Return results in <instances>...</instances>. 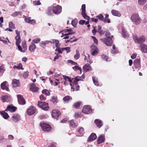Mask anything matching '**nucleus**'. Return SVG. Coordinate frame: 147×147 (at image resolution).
I'll use <instances>...</instances> for the list:
<instances>
[{"label":"nucleus","mask_w":147,"mask_h":147,"mask_svg":"<svg viewBox=\"0 0 147 147\" xmlns=\"http://www.w3.org/2000/svg\"><path fill=\"white\" fill-rule=\"evenodd\" d=\"M70 48L69 47H67L66 48H62V51L65 50L67 51V53L69 52L70 51Z\"/></svg>","instance_id":"58"},{"label":"nucleus","mask_w":147,"mask_h":147,"mask_svg":"<svg viewBox=\"0 0 147 147\" xmlns=\"http://www.w3.org/2000/svg\"><path fill=\"white\" fill-rule=\"evenodd\" d=\"M140 60L139 59H136L134 62V64L136 67H138L140 65Z\"/></svg>","instance_id":"32"},{"label":"nucleus","mask_w":147,"mask_h":147,"mask_svg":"<svg viewBox=\"0 0 147 147\" xmlns=\"http://www.w3.org/2000/svg\"><path fill=\"white\" fill-rule=\"evenodd\" d=\"M92 79L95 85L98 86L99 85V82L97 78L95 76H93L92 77Z\"/></svg>","instance_id":"33"},{"label":"nucleus","mask_w":147,"mask_h":147,"mask_svg":"<svg viewBox=\"0 0 147 147\" xmlns=\"http://www.w3.org/2000/svg\"><path fill=\"white\" fill-rule=\"evenodd\" d=\"M122 34L124 38H128L129 37V35L127 33V31L125 29L123 28L122 30Z\"/></svg>","instance_id":"30"},{"label":"nucleus","mask_w":147,"mask_h":147,"mask_svg":"<svg viewBox=\"0 0 147 147\" xmlns=\"http://www.w3.org/2000/svg\"><path fill=\"white\" fill-rule=\"evenodd\" d=\"M49 42H50V41H49L48 40H46V41L42 42H41V44H42V45H47V44H48Z\"/></svg>","instance_id":"62"},{"label":"nucleus","mask_w":147,"mask_h":147,"mask_svg":"<svg viewBox=\"0 0 147 147\" xmlns=\"http://www.w3.org/2000/svg\"><path fill=\"white\" fill-rule=\"evenodd\" d=\"M5 71V68L4 67V65L0 66V72L3 73Z\"/></svg>","instance_id":"55"},{"label":"nucleus","mask_w":147,"mask_h":147,"mask_svg":"<svg viewBox=\"0 0 147 147\" xmlns=\"http://www.w3.org/2000/svg\"><path fill=\"white\" fill-rule=\"evenodd\" d=\"M52 8L53 12L55 14H58L61 12V7L59 5L53 6Z\"/></svg>","instance_id":"8"},{"label":"nucleus","mask_w":147,"mask_h":147,"mask_svg":"<svg viewBox=\"0 0 147 147\" xmlns=\"http://www.w3.org/2000/svg\"><path fill=\"white\" fill-rule=\"evenodd\" d=\"M40 126L42 130L45 131H49L51 130V127L49 124L41 123H40Z\"/></svg>","instance_id":"5"},{"label":"nucleus","mask_w":147,"mask_h":147,"mask_svg":"<svg viewBox=\"0 0 147 147\" xmlns=\"http://www.w3.org/2000/svg\"><path fill=\"white\" fill-rule=\"evenodd\" d=\"M22 46L23 48V49L25 50L27 49V46L26 44L25 41H23L22 42Z\"/></svg>","instance_id":"50"},{"label":"nucleus","mask_w":147,"mask_h":147,"mask_svg":"<svg viewBox=\"0 0 147 147\" xmlns=\"http://www.w3.org/2000/svg\"><path fill=\"white\" fill-rule=\"evenodd\" d=\"M33 3L35 5H39L41 4V3L39 1H34Z\"/></svg>","instance_id":"60"},{"label":"nucleus","mask_w":147,"mask_h":147,"mask_svg":"<svg viewBox=\"0 0 147 147\" xmlns=\"http://www.w3.org/2000/svg\"><path fill=\"white\" fill-rule=\"evenodd\" d=\"M71 99V98L69 96H66L63 98L64 101L67 103L68 102L69 100Z\"/></svg>","instance_id":"37"},{"label":"nucleus","mask_w":147,"mask_h":147,"mask_svg":"<svg viewBox=\"0 0 147 147\" xmlns=\"http://www.w3.org/2000/svg\"><path fill=\"white\" fill-rule=\"evenodd\" d=\"M111 13L113 15L115 16L120 17L121 15L119 12L116 10H112L111 11Z\"/></svg>","instance_id":"26"},{"label":"nucleus","mask_w":147,"mask_h":147,"mask_svg":"<svg viewBox=\"0 0 147 147\" xmlns=\"http://www.w3.org/2000/svg\"><path fill=\"white\" fill-rule=\"evenodd\" d=\"M102 21H104V22H106L109 23L110 22V21L109 19L107 18H105L104 19H103Z\"/></svg>","instance_id":"63"},{"label":"nucleus","mask_w":147,"mask_h":147,"mask_svg":"<svg viewBox=\"0 0 147 147\" xmlns=\"http://www.w3.org/2000/svg\"><path fill=\"white\" fill-rule=\"evenodd\" d=\"M78 22V20L76 19H75L71 22V24L75 28L76 26V24Z\"/></svg>","instance_id":"38"},{"label":"nucleus","mask_w":147,"mask_h":147,"mask_svg":"<svg viewBox=\"0 0 147 147\" xmlns=\"http://www.w3.org/2000/svg\"><path fill=\"white\" fill-rule=\"evenodd\" d=\"M81 104L80 102H76L74 104V107L76 109H78L79 107V106Z\"/></svg>","instance_id":"46"},{"label":"nucleus","mask_w":147,"mask_h":147,"mask_svg":"<svg viewBox=\"0 0 147 147\" xmlns=\"http://www.w3.org/2000/svg\"><path fill=\"white\" fill-rule=\"evenodd\" d=\"M140 47L141 51L144 53H147V46L144 44H141Z\"/></svg>","instance_id":"25"},{"label":"nucleus","mask_w":147,"mask_h":147,"mask_svg":"<svg viewBox=\"0 0 147 147\" xmlns=\"http://www.w3.org/2000/svg\"><path fill=\"white\" fill-rule=\"evenodd\" d=\"M12 83L14 87H16L19 86L20 82L19 80L16 79H13V80Z\"/></svg>","instance_id":"28"},{"label":"nucleus","mask_w":147,"mask_h":147,"mask_svg":"<svg viewBox=\"0 0 147 147\" xmlns=\"http://www.w3.org/2000/svg\"><path fill=\"white\" fill-rule=\"evenodd\" d=\"M5 111H3L1 112V115L5 119H7L9 118V116Z\"/></svg>","instance_id":"31"},{"label":"nucleus","mask_w":147,"mask_h":147,"mask_svg":"<svg viewBox=\"0 0 147 147\" xmlns=\"http://www.w3.org/2000/svg\"><path fill=\"white\" fill-rule=\"evenodd\" d=\"M95 123L97 126L99 128H100L102 125V122L101 121L98 119H96L94 121Z\"/></svg>","instance_id":"23"},{"label":"nucleus","mask_w":147,"mask_h":147,"mask_svg":"<svg viewBox=\"0 0 147 147\" xmlns=\"http://www.w3.org/2000/svg\"><path fill=\"white\" fill-rule=\"evenodd\" d=\"M8 86V84L7 82L6 81H4L2 83L1 85V89L3 90H6L7 91H9Z\"/></svg>","instance_id":"11"},{"label":"nucleus","mask_w":147,"mask_h":147,"mask_svg":"<svg viewBox=\"0 0 147 147\" xmlns=\"http://www.w3.org/2000/svg\"><path fill=\"white\" fill-rule=\"evenodd\" d=\"M78 132L81 134H83L84 133V129L83 127H80L78 130Z\"/></svg>","instance_id":"56"},{"label":"nucleus","mask_w":147,"mask_h":147,"mask_svg":"<svg viewBox=\"0 0 147 147\" xmlns=\"http://www.w3.org/2000/svg\"><path fill=\"white\" fill-rule=\"evenodd\" d=\"M103 16L101 14H100L99 15L96 16V18H97L98 19L100 20L101 21H103Z\"/></svg>","instance_id":"53"},{"label":"nucleus","mask_w":147,"mask_h":147,"mask_svg":"<svg viewBox=\"0 0 147 147\" xmlns=\"http://www.w3.org/2000/svg\"><path fill=\"white\" fill-rule=\"evenodd\" d=\"M13 68L14 69L16 68L18 69H24V68L22 67V66L21 63H19L18 66L14 65Z\"/></svg>","instance_id":"39"},{"label":"nucleus","mask_w":147,"mask_h":147,"mask_svg":"<svg viewBox=\"0 0 147 147\" xmlns=\"http://www.w3.org/2000/svg\"><path fill=\"white\" fill-rule=\"evenodd\" d=\"M9 28L11 29H15V25L11 22L9 23Z\"/></svg>","instance_id":"44"},{"label":"nucleus","mask_w":147,"mask_h":147,"mask_svg":"<svg viewBox=\"0 0 147 147\" xmlns=\"http://www.w3.org/2000/svg\"><path fill=\"white\" fill-rule=\"evenodd\" d=\"M40 40V38H36L32 40V42L34 43H38Z\"/></svg>","instance_id":"54"},{"label":"nucleus","mask_w":147,"mask_h":147,"mask_svg":"<svg viewBox=\"0 0 147 147\" xmlns=\"http://www.w3.org/2000/svg\"><path fill=\"white\" fill-rule=\"evenodd\" d=\"M36 109L33 107H31L27 111V113L29 115H31L35 112Z\"/></svg>","instance_id":"13"},{"label":"nucleus","mask_w":147,"mask_h":147,"mask_svg":"<svg viewBox=\"0 0 147 147\" xmlns=\"http://www.w3.org/2000/svg\"><path fill=\"white\" fill-rule=\"evenodd\" d=\"M42 93L43 94H45L49 96L50 94V93L49 91L47 89H44L42 91Z\"/></svg>","instance_id":"42"},{"label":"nucleus","mask_w":147,"mask_h":147,"mask_svg":"<svg viewBox=\"0 0 147 147\" xmlns=\"http://www.w3.org/2000/svg\"><path fill=\"white\" fill-rule=\"evenodd\" d=\"M19 115L17 113H15L13 115L12 117V120L15 122H17L19 119Z\"/></svg>","instance_id":"18"},{"label":"nucleus","mask_w":147,"mask_h":147,"mask_svg":"<svg viewBox=\"0 0 147 147\" xmlns=\"http://www.w3.org/2000/svg\"><path fill=\"white\" fill-rule=\"evenodd\" d=\"M101 58L102 60L106 61H108V57L104 55H102L101 56Z\"/></svg>","instance_id":"49"},{"label":"nucleus","mask_w":147,"mask_h":147,"mask_svg":"<svg viewBox=\"0 0 147 147\" xmlns=\"http://www.w3.org/2000/svg\"><path fill=\"white\" fill-rule=\"evenodd\" d=\"M86 5L85 4H83L82 6V12L81 14L83 17L86 20H88L89 19V17L86 14Z\"/></svg>","instance_id":"6"},{"label":"nucleus","mask_w":147,"mask_h":147,"mask_svg":"<svg viewBox=\"0 0 147 147\" xmlns=\"http://www.w3.org/2000/svg\"><path fill=\"white\" fill-rule=\"evenodd\" d=\"M131 20L134 24L137 25L139 24L141 21L139 16L137 14H133L131 16Z\"/></svg>","instance_id":"3"},{"label":"nucleus","mask_w":147,"mask_h":147,"mask_svg":"<svg viewBox=\"0 0 147 147\" xmlns=\"http://www.w3.org/2000/svg\"><path fill=\"white\" fill-rule=\"evenodd\" d=\"M70 124L71 126L72 127H75L76 126V125L75 124L73 120H71L70 121Z\"/></svg>","instance_id":"52"},{"label":"nucleus","mask_w":147,"mask_h":147,"mask_svg":"<svg viewBox=\"0 0 147 147\" xmlns=\"http://www.w3.org/2000/svg\"><path fill=\"white\" fill-rule=\"evenodd\" d=\"M102 27L100 26H98V29L97 32L101 35H103L104 34L103 31L101 29Z\"/></svg>","instance_id":"35"},{"label":"nucleus","mask_w":147,"mask_h":147,"mask_svg":"<svg viewBox=\"0 0 147 147\" xmlns=\"http://www.w3.org/2000/svg\"><path fill=\"white\" fill-rule=\"evenodd\" d=\"M72 68L74 70H79L80 71V72H81L82 71V69L81 67L77 66H75L74 67H72Z\"/></svg>","instance_id":"51"},{"label":"nucleus","mask_w":147,"mask_h":147,"mask_svg":"<svg viewBox=\"0 0 147 147\" xmlns=\"http://www.w3.org/2000/svg\"><path fill=\"white\" fill-rule=\"evenodd\" d=\"M18 102L20 105H24L26 104V102L22 96L20 94L17 95Z\"/></svg>","instance_id":"9"},{"label":"nucleus","mask_w":147,"mask_h":147,"mask_svg":"<svg viewBox=\"0 0 147 147\" xmlns=\"http://www.w3.org/2000/svg\"><path fill=\"white\" fill-rule=\"evenodd\" d=\"M16 34L17 35L16 36L15 38L16 40V44H18L21 42V38L20 36V32L17 30H16Z\"/></svg>","instance_id":"12"},{"label":"nucleus","mask_w":147,"mask_h":147,"mask_svg":"<svg viewBox=\"0 0 147 147\" xmlns=\"http://www.w3.org/2000/svg\"><path fill=\"white\" fill-rule=\"evenodd\" d=\"M147 0H138V3L140 5H144L146 2Z\"/></svg>","instance_id":"40"},{"label":"nucleus","mask_w":147,"mask_h":147,"mask_svg":"<svg viewBox=\"0 0 147 147\" xmlns=\"http://www.w3.org/2000/svg\"><path fill=\"white\" fill-rule=\"evenodd\" d=\"M1 101L3 102H5L8 101L9 97L7 95H5L2 96L1 97Z\"/></svg>","instance_id":"29"},{"label":"nucleus","mask_w":147,"mask_h":147,"mask_svg":"<svg viewBox=\"0 0 147 147\" xmlns=\"http://www.w3.org/2000/svg\"><path fill=\"white\" fill-rule=\"evenodd\" d=\"M53 11L52 7H49L46 11V13L48 15L51 16L53 15Z\"/></svg>","instance_id":"27"},{"label":"nucleus","mask_w":147,"mask_h":147,"mask_svg":"<svg viewBox=\"0 0 147 147\" xmlns=\"http://www.w3.org/2000/svg\"><path fill=\"white\" fill-rule=\"evenodd\" d=\"M52 117L53 118H57L61 115L60 112L57 109L53 110L52 111Z\"/></svg>","instance_id":"10"},{"label":"nucleus","mask_w":147,"mask_h":147,"mask_svg":"<svg viewBox=\"0 0 147 147\" xmlns=\"http://www.w3.org/2000/svg\"><path fill=\"white\" fill-rule=\"evenodd\" d=\"M67 61L68 63H70L71 64L74 65H77V63L71 60H68Z\"/></svg>","instance_id":"59"},{"label":"nucleus","mask_w":147,"mask_h":147,"mask_svg":"<svg viewBox=\"0 0 147 147\" xmlns=\"http://www.w3.org/2000/svg\"><path fill=\"white\" fill-rule=\"evenodd\" d=\"M36 46L35 45L33 42H32L30 45L29 50L31 52H34L36 49Z\"/></svg>","instance_id":"15"},{"label":"nucleus","mask_w":147,"mask_h":147,"mask_svg":"<svg viewBox=\"0 0 147 147\" xmlns=\"http://www.w3.org/2000/svg\"><path fill=\"white\" fill-rule=\"evenodd\" d=\"M92 38L94 42L96 45L98 43V40L94 36H92Z\"/></svg>","instance_id":"57"},{"label":"nucleus","mask_w":147,"mask_h":147,"mask_svg":"<svg viewBox=\"0 0 147 147\" xmlns=\"http://www.w3.org/2000/svg\"><path fill=\"white\" fill-rule=\"evenodd\" d=\"M63 78L65 80V81L67 80L69 81L70 82V86H72V81L70 79V78L68 77L65 76H63Z\"/></svg>","instance_id":"36"},{"label":"nucleus","mask_w":147,"mask_h":147,"mask_svg":"<svg viewBox=\"0 0 147 147\" xmlns=\"http://www.w3.org/2000/svg\"><path fill=\"white\" fill-rule=\"evenodd\" d=\"M20 44H17L16 43V45L18 46V47L19 50L21 52L24 53L25 52V50L24 49L22 50L21 46L19 45Z\"/></svg>","instance_id":"45"},{"label":"nucleus","mask_w":147,"mask_h":147,"mask_svg":"<svg viewBox=\"0 0 147 147\" xmlns=\"http://www.w3.org/2000/svg\"><path fill=\"white\" fill-rule=\"evenodd\" d=\"M16 109V107L9 105L7 106V109L5 110V111H9L11 112H14Z\"/></svg>","instance_id":"16"},{"label":"nucleus","mask_w":147,"mask_h":147,"mask_svg":"<svg viewBox=\"0 0 147 147\" xmlns=\"http://www.w3.org/2000/svg\"><path fill=\"white\" fill-rule=\"evenodd\" d=\"M82 111L83 113L89 114L92 112V110L91 107L89 106H85L83 109Z\"/></svg>","instance_id":"7"},{"label":"nucleus","mask_w":147,"mask_h":147,"mask_svg":"<svg viewBox=\"0 0 147 147\" xmlns=\"http://www.w3.org/2000/svg\"><path fill=\"white\" fill-rule=\"evenodd\" d=\"M105 36L106 38H102L100 39V40L103 42L107 46H111L113 43V40L112 38H113V36H111L110 33L107 32L105 34Z\"/></svg>","instance_id":"1"},{"label":"nucleus","mask_w":147,"mask_h":147,"mask_svg":"<svg viewBox=\"0 0 147 147\" xmlns=\"http://www.w3.org/2000/svg\"><path fill=\"white\" fill-rule=\"evenodd\" d=\"M30 90L33 92H37L38 91V88L34 84H32L30 86Z\"/></svg>","instance_id":"17"},{"label":"nucleus","mask_w":147,"mask_h":147,"mask_svg":"<svg viewBox=\"0 0 147 147\" xmlns=\"http://www.w3.org/2000/svg\"><path fill=\"white\" fill-rule=\"evenodd\" d=\"M73 84V86L71 87V89H74L73 91L76 90H78L79 89V86L78 85V83L76 82H73L72 83Z\"/></svg>","instance_id":"21"},{"label":"nucleus","mask_w":147,"mask_h":147,"mask_svg":"<svg viewBox=\"0 0 147 147\" xmlns=\"http://www.w3.org/2000/svg\"><path fill=\"white\" fill-rule=\"evenodd\" d=\"M22 13L21 11H15L11 14V16L13 17H16L18 15L21 16Z\"/></svg>","instance_id":"34"},{"label":"nucleus","mask_w":147,"mask_h":147,"mask_svg":"<svg viewBox=\"0 0 147 147\" xmlns=\"http://www.w3.org/2000/svg\"><path fill=\"white\" fill-rule=\"evenodd\" d=\"M38 105L42 109L45 111H47L49 108L48 103L44 102L39 101Z\"/></svg>","instance_id":"2"},{"label":"nucleus","mask_w":147,"mask_h":147,"mask_svg":"<svg viewBox=\"0 0 147 147\" xmlns=\"http://www.w3.org/2000/svg\"><path fill=\"white\" fill-rule=\"evenodd\" d=\"M133 39L136 43L140 45L142 44V43L145 41V38L143 36L138 37L137 36L135 35L134 36Z\"/></svg>","instance_id":"4"},{"label":"nucleus","mask_w":147,"mask_h":147,"mask_svg":"<svg viewBox=\"0 0 147 147\" xmlns=\"http://www.w3.org/2000/svg\"><path fill=\"white\" fill-rule=\"evenodd\" d=\"M83 69L84 72H86L91 70V67L89 64H86L83 66Z\"/></svg>","instance_id":"19"},{"label":"nucleus","mask_w":147,"mask_h":147,"mask_svg":"<svg viewBox=\"0 0 147 147\" xmlns=\"http://www.w3.org/2000/svg\"><path fill=\"white\" fill-rule=\"evenodd\" d=\"M76 54L74 56V58L76 59H78L80 57V54L78 50H76Z\"/></svg>","instance_id":"43"},{"label":"nucleus","mask_w":147,"mask_h":147,"mask_svg":"<svg viewBox=\"0 0 147 147\" xmlns=\"http://www.w3.org/2000/svg\"><path fill=\"white\" fill-rule=\"evenodd\" d=\"M31 20V18L30 17H28L25 19V21L27 23H30V21Z\"/></svg>","instance_id":"61"},{"label":"nucleus","mask_w":147,"mask_h":147,"mask_svg":"<svg viewBox=\"0 0 147 147\" xmlns=\"http://www.w3.org/2000/svg\"><path fill=\"white\" fill-rule=\"evenodd\" d=\"M105 135L102 134L100 135L98 138L97 139V144H99L105 141Z\"/></svg>","instance_id":"14"},{"label":"nucleus","mask_w":147,"mask_h":147,"mask_svg":"<svg viewBox=\"0 0 147 147\" xmlns=\"http://www.w3.org/2000/svg\"><path fill=\"white\" fill-rule=\"evenodd\" d=\"M29 73V72L28 71H25L23 75V76L25 79H26L28 77Z\"/></svg>","instance_id":"48"},{"label":"nucleus","mask_w":147,"mask_h":147,"mask_svg":"<svg viewBox=\"0 0 147 147\" xmlns=\"http://www.w3.org/2000/svg\"><path fill=\"white\" fill-rule=\"evenodd\" d=\"M97 138L96 134L94 133H92L89 137L88 141L91 142L95 140Z\"/></svg>","instance_id":"22"},{"label":"nucleus","mask_w":147,"mask_h":147,"mask_svg":"<svg viewBox=\"0 0 147 147\" xmlns=\"http://www.w3.org/2000/svg\"><path fill=\"white\" fill-rule=\"evenodd\" d=\"M82 77L78 76L76 77L75 78V80L74 81V82H77L78 81H79L82 80L81 79Z\"/></svg>","instance_id":"47"},{"label":"nucleus","mask_w":147,"mask_h":147,"mask_svg":"<svg viewBox=\"0 0 147 147\" xmlns=\"http://www.w3.org/2000/svg\"><path fill=\"white\" fill-rule=\"evenodd\" d=\"M13 136L12 135H9L8 136V139L9 140H13Z\"/></svg>","instance_id":"64"},{"label":"nucleus","mask_w":147,"mask_h":147,"mask_svg":"<svg viewBox=\"0 0 147 147\" xmlns=\"http://www.w3.org/2000/svg\"><path fill=\"white\" fill-rule=\"evenodd\" d=\"M92 51L91 52V54L92 55H95L97 54L98 49L95 46H92L91 47Z\"/></svg>","instance_id":"20"},{"label":"nucleus","mask_w":147,"mask_h":147,"mask_svg":"<svg viewBox=\"0 0 147 147\" xmlns=\"http://www.w3.org/2000/svg\"><path fill=\"white\" fill-rule=\"evenodd\" d=\"M51 101L53 102V103H56L57 102V97L55 96H53L51 97Z\"/></svg>","instance_id":"41"},{"label":"nucleus","mask_w":147,"mask_h":147,"mask_svg":"<svg viewBox=\"0 0 147 147\" xmlns=\"http://www.w3.org/2000/svg\"><path fill=\"white\" fill-rule=\"evenodd\" d=\"M50 42L53 44H55V47L57 48L60 46L59 41L58 40L56 39H53L50 41Z\"/></svg>","instance_id":"24"}]
</instances>
